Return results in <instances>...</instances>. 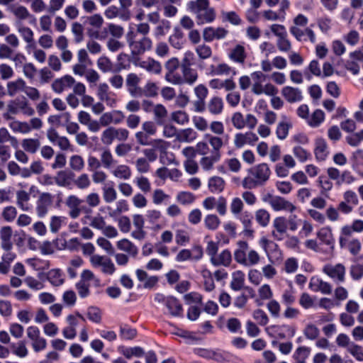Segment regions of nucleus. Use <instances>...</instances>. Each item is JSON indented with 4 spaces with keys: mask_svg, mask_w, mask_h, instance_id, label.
I'll return each instance as SVG.
<instances>
[{
    "mask_svg": "<svg viewBox=\"0 0 363 363\" xmlns=\"http://www.w3.org/2000/svg\"><path fill=\"white\" fill-rule=\"evenodd\" d=\"M247 173L242 181V186L246 189H253L265 185L272 172L267 163H260L249 168Z\"/></svg>",
    "mask_w": 363,
    "mask_h": 363,
    "instance_id": "1",
    "label": "nucleus"
},
{
    "mask_svg": "<svg viewBox=\"0 0 363 363\" xmlns=\"http://www.w3.org/2000/svg\"><path fill=\"white\" fill-rule=\"evenodd\" d=\"M187 10L196 19L197 25L213 23L216 17L214 8L210 6L209 0H192L186 4Z\"/></svg>",
    "mask_w": 363,
    "mask_h": 363,
    "instance_id": "2",
    "label": "nucleus"
},
{
    "mask_svg": "<svg viewBox=\"0 0 363 363\" xmlns=\"http://www.w3.org/2000/svg\"><path fill=\"white\" fill-rule=\"evenodd\" d=\"M126 43L133 57H139L152 49L153 43L150 37L125 34Z\"/></svg>",
    "mask_w": 363,
    "mask_h": 363,
    "instance_id": "3",
    "label": "nucleus"
},
{
    "mask_svg": "<svg viewBox=\"0 0 363 363\" xmlns=\"http://www.w3.org/2000/svg\"><path fill=\"white\" fill-rule=\"evenodd\" d=\"M83 201L75 195H69L65 200V205L69 208L68 214L73 219L77 218L82 212L86 214L91 213V209L82 206Z\"/></svg>",
    "mask_w": 363,
    "mask_h": 363,
    "instance_id": "4",
    "label": "nucleus"
},
{
    "mask_svg": "<svg viewBox=\"0 0 363 363\" xmlns=\"http://www.w3.org/2000/svg\"><path fill=\"white\" fill-rule=\"evenodd\" d=\"M231 121L234 128L238 130L243 129L245 127L252 130L257 124V119L254 115L248 113L244 117L242 113L238 111L232 115Z\"/></svg>",
    "mask_w": 363,
    "mask_h": 363,
    "instance_id": "5",
    "label": "nucleus"
},
{
    "mask_svg": "<svg viewBox=\"0 0 363 363\" xmlns=\"http://www.w3.org/2000/svg\"><path fill=\"white\" fill-rule=\"evenodd\" d=\"M343 200L339 203V210L342 214L351 213L359 204L357 194L352 190H347L342 194Z\"/></svg>",
    "mask_w": 363,
    "mask_h": 363,
    "instance_id": "6",
    "label": "nucleus"
},
{
    "mask_svg": "<svg viewBox=\"0 0 363 363\" xmlns=\"http://www.w3.org/2000/svg\"><path fill=\"white\" fill-rule=\"evenodd\" d=\"M79 320L85 322L86 320L82 315L77 313L76 315L70 314L67 316L66 322L67 325L62 330V335L65 338L72 340L77 336V327Z\"/></svg>",
    "mask_w": 363,
    "mask_h": 363,
    "instance_id": "7",
    "label": "nucleus"
},
{
    "mask_svg": "<svg viewBox=\"0 0 363 363\" xmlns=\"http://www.w3.org/2000/svg\"><path fill=\"white\" fill-rule=\"evenodd\" d=\"M54 196L49 192H42L36 201L35 212L39 218L45 217L52 206Z\"/></svg>",
    "mask_w": 363,
    "mask_h": 363,
    "instance_id": "8",
    "label": "nucleus"
},
{
    "mask_svg": "<svg viewBox=\"0 0 363 363\" xmlns=\"http://www.w3.org/2000/svg\"><path fill=\"white\" fill-rule=\"evenodd\" d=\"M323 272L337 284H342L345 281L346 268L342 264H326L324 266Z\"/></svg>",
    "mask_w": 363,
    "mask_h": 363,
    "instance_id": "9",
    "label": "nucleus"
},
{
    "mask_svg": "<svg viewBox=\"0 0 363 363\" xmlns=\"http://www.w3.org/2000/svg\"><path fill=\"white\" fill-rule=\"evenodd\" d=\"M90 262L94 267H101V272L106 274L111 275L116 270L114 264L107 257L93 255L90 258Z\"/></svg>",
    "mask_w": 363,
    "mask_h": 363,
    "instance_id": "10",
    "label": "nucleus"
},
{
    "mask_svg": "<svg viewBox=\"0 0 363 363\" xmlns=\"http://www.w3.org/2000/svg\"><path fill=\"white\" fill-rule=\"evenodd\" d=\"M180 66V62L177 57H172L168 60L164 64V68L166 69L165 79L174 84L177 79H180V74L177 72V69Z\"/></svg>",
    "mask_w": 363,
    "mask_h": 363,
    "instance_id": "11",
    "label": "nucleus"
},
{
    "mask_svg": "<svg viewBox=\"0 0 363 363\" xmlns=\"http://www.w3.org/2000/svg\"><path fill=\"white\" fill-rule=\"evenodd\" d=\"M140 82V77L135 73H130L126 77L125 85L133 97H142V88L138 86Z\"/></svg>",
    "mask_w": 363,
    "mask_h": 363,
    "instance_id": "12",
    "label": "nucleus"
},
{
    "mask_svg": "<svg viewBox=\"0 0 363 363\" xmlns=\"http://www.w3.org/2000/svg\"><path fill=\"white\" fill-rule=\"evenodd\" d=\"M228 58L233 62L244 65L247 57L245 48L240 44H237L229 50Z\"/></svg>",
    "mask_w": 363,
    "mask_h": 363,
    "instance_id": "13",
    "label": "nucleus"
},
{
    "mask_svg": "<svg viewBox=\"0 0 363 363\" xmlns=\"http://www.w3.org/2000/svg\"><path fill=\"white\" fill-rule=\"evenodd\" d=\"M75 174L71 170L59 171L54 177L55 184L62 187H69L73 184Z\"/></svg>",
    "mask_w": 363,
    "mask_h": 363,
    "instance_id": "14",
    "label": "nucleus"
},
{
    "mask_svg": "<svg viewBox=\"0 0 363 363\" xmlns=\"http://www.w3.org/2000/svg\"><path fill=\"white\" fill-rule=\"evenodd\" d=\"M273 227L274 230L272 234L273 238L277 240H282L284 235L287 231V221L284 217H277L273 221Z\"/></svg>",
    "mask_w": 363,
    "mask_h": 363,
    "instance_id": "15",
    "label": "nucleus"
},
{
    "mask_svg": "<svg viewBox=\"0 0 363 363\" xmlns=\"http://www.w3.org/2000/svg\"><path fill=\"white\" fill-rule=\"evenodd\" d=\"M182 75L180 74V79L174 82L175 85H182L187 84L189 85L194 84L198 79V72L196 69L189 67L182 69Z\"/></svg>",
    "mask_w": 363,
    "mask_h": 363,
    "instance_id": "16",
    "label": "nucleus"
},
{
    "mask_svg": "<svg viewBox=\"0 0 363 363\" xmlns=\"http://www.w3.org/2000/svg\"><path fill=\"white\" fill-rule=\"evenodd\" d=\"M224 108V102L218 96H212L206 103V110L210 114L218 116L222 113Z\"/></svg>",
    "mask_w": 363,
    "mask_h": 363,
    "instance_id": "17",
    "label": "nucleus"
},
{
    "mask_svg": "<svg viewBox=\"0 0 363 363\" xmlns=\"http://www.w3.org/2000/svg\"><path fill=\"white\" fill-rule=\"evenodd\" d=\"M281 94L289 103H295L302 100L303 96L301 91L297 88L286 86L282 88Z\"/></svg>",
    "mask_w": 363,
    "mask_h": 363,
    "instance_id": "18",
    "label": "nucleus"
},
{
    "mask_svg": "<svg viewBox=\"0 0 363 363\" xmlns=\"http://www.w3.org/2000/svg\"><path fill=\"white\" fill-rule=\"evenodd\" d=\"M309 288L314 292H321L323 294L332 293V286L330 283L319 278L313 277L309 283Z\"/></svg>",
    "mask_w": 363,
    "mask_h": 363,
    "instance_id": "19",
    "label": "nucleus"
},
{
    "mask_svg": "<svg viewBox=\"0 0 363 363\" xmlns=\"http://www.w3.org/2000/svg\"><path fill=\"white\" fill-rule=\"evenodd\" d=\"M12 235L13 231L10 226H4L0 229L1 247L5 251H10L13 247Z\"/></svg>",
    "mask_w": 363,
    "mask_h": 363,
    "instance_id": "20",
    "label": "nucleus"
},
{
    "mask_svg": "<svg viewBox=\"0 0 363 363\" xmlns=\"http://www.w3.org/2000/svg\"><path fill=\"white\" fill-rule=\"evenodd\" d=\"M16 28L23 40L26 43V48H33L35 44L33 31L30 28L20 23L16 26Z\"/></svg>",
    "mask_w": 363,
    "mask_h": 363,
    "instance_id": "21",
    "label": "nucleus"
},
{
    "mask_svg": "<svg viewBox=\"0 0 363 363\" xmlns=\"http://www.w3.org/2000/svg\"><path fill=\"white\" fill-rule=\"evenodd\" d=\"M75 83L74 79L70 75H65L64 77L55 79L52 84V88L56 93H62L67 87L72 86Z\"/></svg>",
    "mask_w": 363,
    "mask_h": 363,
    "instance_id": "22",
    "label": "nucleus"
},
{
    "mask_svg": "<svg viewBox=\"0 0 363 363\" xmlns=\"http://www.w3.org/2000/svg\"><path fill=\"white\" fill-rule=\"evenodd\" d=\"M165 306L171 315L174 317H182L183 315L182 305L177 298L167 296Z\"/></svg>",
    "mask_w": 363,
    "mask_h": 363,
    "instance_id": "23",
    "label": "nucleus"
},
{
    "mask_svg": "<svg viewBox=\"0 0 363 363\" xmlns=\"http://www.w3.org/2000/svg\"><path fill=\"white\" fill-rule=\"evenodd\" d=\"M271 207L275 211H285L290 213H292L296 208V207L291 202L279 196H275Z\"/></svg>",
    "mask_w": 363,
    "mask_h": 363,
    "instance_id": "24",
    "label": "nucleus"
},
{
    "mask_svg": "<svg viewBox=\"0 0 363 363\" xmlns=\"http://www.w3.org/2000/svg\"><path fill=\"white\" fill-rule=\"evenodd\" d=\"M314 154L318 161H324L327 158L329 150L327 143L323 138H317L315 142Z\"/></svg>",
    "mask_w": 363,
    "mask_h": 363,
    "instance_id": "25",
    "label": "nucleus"
},
{
    "mask_svg": "<svg viewBox=\"0 0 363 363\" xmlns=\"http://www.w3.org/2000/svg\"><path fill=\"white\" fill-rule=\"evenodd\" d=\"M238 245L239 247L234 252V259L238 263L246 267L249 245L246 241H238Z\"/></svg>",
    "mask_w": 363,
    "mask_h": 363,
    "instance_id": "26",
    "label": "nucleus"
},
{
    "mask_svg": "<svg viewBox=\"0 0 363 363\" xmlns=\"http://www.w3.org/2000/svg\"><path fill=\"white\" fill-rule=\"evenodd\" d=\"M210 74L211 75H218V76L229 75V74H232L233 76H235L237 74V71L234 68L230 67L229 65L222 62V63H219L216 66L211 65Z\"/></svg>",
    "mask_w": 363,
    "mask_h": 363,
    "instance_id": "27",
    "label": "nucleus"
},
{
    "mask_svg": "<svg viewBox=\"0 0 363 363\" xmlns=\"http://www.w3.org/2000/svg\"><path fill=\"white\" fill-rule=\"evenodd\" d=\"M136 276L140 281L144 282L143 286L146 289L154 287L159 281L157 276L149 277L145 271L140 269L136 270Z\"/></svg>",
    "mask_w": 363,
    "mask_h": 363,
    "instance_id": "28",
    "label": "nucleus"
},
{
    "mask_svg": "<svg viewBox=\"0 0 363 363\" xmlns=\"http://www.w3.org/2000/svg\"><path fill=\"white\" fill-rule=\"evenodd\" d=\"M317 238L325 245L334 250L335 240L330 228H323L317 233Z\"/></svg>",
    "mask_w": 363,
    "mask_h": 363,
    "instance_id": "29",
    "label": "nucleus"
},
{
    "mask_svg": "<svg viewBox=\"0 0 363 363\" xmlns=\"http://www.w3.org/2000/svg\"><path fill=\"white\" fill-rule=\"evenodd\" d=\"M239 219L243 225V233L245 234V235L248 237H252L255 231L252 228V214L248 211L242 212V213L240 214Z\"/></svg>",
    "mask_w": 363,
    "mask_h": 363,
    "instance_id": "30",
    "label": "nucleus"
},
{
    "mask_svg": "<svg viewBox=\"0 0 363 363\" xmlns=\"http://www.w3.org/2000/svg\"><path fill=\"white\" fill-rule=\"evenodd\" d=\"M282 118L283 120L278 123L276 130L277 136L280 140L286 138L289 130L292 127L291 123L286 116H282Z\"/></svg>",
    "mask_w": 363,
    "mask_h": 363,
    "instance_id": "31",
    "label": "nucleus"
},
{
    "mask_svg": "<svg viewBox=\"0 0 363 363\" xmlns=\"http://www.w3.org/2000/svg\"><path fill=\"white\" fill-rule=\"evenodd\" d=\"M231 261V252L228 250H224L218 256H216L215 258H213L211 264L215 267L220 265L228 267L230 266Z\"/></svg>",
    "mask_w": 363,
    "mask_h": 363,
    "instance_id": "32",
    "label": "nucleus"
},
{
    "mask_svg": "<svg viewBox=\"0 0 363 363\" xmlns=\"http://www.w3.org/2000/svg\"><path fill=\"white\" fill-rule=\"evenodd\" d=\"M11 12L16 18L14 23L15 26H17L18 23H23V21L28 19L30 16V12L27 8L23 6H13L11 9Z\"/></svg>",
    "mask_w": 363,
    "mask_h": 363,
    "instance_id": "33",
    "label": "nucleus"
},
{
    "mask_svg": "<svg viewBox=\"0 0 363 363\" xmlns=\"http://www.w3.org/2000/svg\"><path fill=\"white\" fill-rule=\"evenodd\" d=\"M47 279L54 286H60L65 282L64 275L60 269H52L48 272Z\"/></svg>",
    "mask_w": 363,
    "mask_h": 363,
    "instance_id": "34",
    "label": "nucleus"
},
{
    "mask_svg": "<svg viewBox=\"0 0 363 363\" xmlns=\"http://www.w3.org/2000/svg\"><path fill=\"white\" fill-rule=\"evenodd\" d=\"M184 33L181 30V29L175 28L173 34L171 35L169 38V43L173 48L179 50L184 45Z\"/></svg>",
    "mask_w": 363,
    "mask_h": 363,
    "instance_id": "35",
    "label": "nucleus"
},
{
    "mask_svg": "<svg viewBox=\"0 0 363 363\" xmlns=\"http://www.w3.org/2000/svg\"><path fill=\"white\" fill-rule=\"evenodd\" d=\"M30 194L24 190H19L16 192V204L23 211H27L30 209L28 201H30Z\"/></svg>",
    "mask_w": 363,
    "mask_h": 363,
    "instance_id": "36",
    "label": "nucleus"
},
{
    "mask_svg": "<svg viewBox=\"0 0 363 363\" xmlns=\"http://www.w3.org/2000/svg\"><path fill=\"white\" fill-rule=\"evenodd\" d=\"M10 350L12 354L20 358H24L28 354V350L24 340H20L16 343H11L10 345Z\"/></svg>",
    "mask_w": 363,
    "mask_h": 363,
    "instance_id": "37",
    "label": "nucleus"
},
{
    "mask_svg": "<svg viewBox=\"0 0 363 363\" xmlns=\"http://www.w3.org/2000/svg\"><path fill=\"white\" fill-rule=\"evenodd\" d=\"M118 351L127 359H130L132 357H140L145 354L143 349L140 347H125L121 346L118 347Z\"/></svg>",
    "mask_w": 363,
    "mask_h": 363,
    "instance_id": "38",
    "label": "nucleus"
},
{
    "mask_svg": "<svg viewBox=\"0 0 363 363\" xmlns=\"http://www.w3.org/2000/svg\"><path fill=\"white\" fill-rule=\"evenodd\" d=\"M245 274L242 271H236L233 273L230 288L234 291H240L244 288Z\"/></svg>",
    "mask_w": 363,
    "mask_h": 363,
    "instance_id": "39",
    "label": "nucleus"
},
{
    "mask_svg": "<svg viewBox=\"0 0 363 363\" xmlns=\"http://www.w3.org/2000/svg\"><path fill=\"white\" fill-rule=\"evenodd\" d=\"M25 87H26L25 81L21 78H18V79H16L15 81L8 82L7 94L10 96H13L18 91H23Z\"/></svg>",
    "mask_w": 363,
    "mask_h": 363,
    "instance_id": "40",
    "label": "nucleus"
},
{
    "mask_svg": "<svg viewBox=\"0 0 363 363\" xmlns=\"http://www.w3.org/2000/svg\"><path fill=\"white\" fill-rule=\"evenodd\" d=\"M98 68L103 72H117L111 60L105 56L100 57L96 62Z\"/></svg>",
    "mask_w": 363,
    "mask_h": 363,
    "instance_id": "41",
    "label": "nucleus"
},
{
    "mask_svg": "<svg viewBox=\"0 0 363 363\" xmlns=\"http://www.w3.org/2000/svg\"><path fill=\"white\" fill-rule=\"evenodd\" d=\"M150 31V25L147 23H140L135 25V28H130L126 34L137 35V36H145L149 37L148 34Z\"/></svg>",
    "mask_w": 363,
    "mask_h": 363,
    "instance_id": "42",
    "label": "nucleus"
},
{
    "mask_svg": "<svg viewBox=\"0 0 363 363\" xmlns=\"http://www.w3.org/2000/svg\"><path fill=\"white\" fill-rule=\"evenodd\" d=\"M140 66L145 70L155 74H159L162 69L161 64L152 58H148L145 61H142L140 63Z\"/></svg>",
    "mask_w": 363,
    "mask_h": 363,
    "instance_id": "43",
    "label": "nucleus"
},
{
    "mask_svg": "<svg viewBox=\"0 0 363 363\" xmlns=\"http://www.w3.org/2000/svg\"><path fill=\"white\" fill-rule=\"evenodd\" d=\"M117 247L119 250L129 253L133 257H135L138 252L137 247L128 239H122L118 241Z\"/></svg>",
    "mask_w": 363,
    "mask_h": 363,
    "instance_id": "44",
    "label": "nucleus"
},
{
    "mask_svg": "<svg viewBox=\"0 0 363 363\" xmlns=\"http://www.w3.org/2000/svg\"><path fill=\"white\" fill-rule=\"evenodd\" d=\"M311 349L309 347L301 346L298 347L293 354L294 363H306V359L309 357Z\"/></svg>",
    "mask_w": 363,
    "mask_h": 363,
    "instance_id": "45",
    "label": "nucleus"
},
{
    "mask_svg": "<svg viewBox=\"0 0 363 363\" xmlns=\"http://www.w3.org/2000/svg\"><path fill=\"white\" fill-rule=\"evenodd\" d=\"M225 187V181L220 177H212L208 180V188L212 193H220Z\"/></svg>",
    "mask_w": 363,
    "mask_h": 363,
    "instance_id": "46",
    "label": "nucleus"
},
{
    "mask_svg": "<svg viewBox=\"0 0 363 363\" xmlns=\"http://www.w3.org/2000/svg\"><path fill=\"white\" fill-rule=\"evenodd\" d=\"M220 153H212L210 156L203 157L200 161V164L204 170L208 171L213 168L216 162L220 160Z\"/></svg>",
    "mask_w": 363,
    "mask_h": 363,
    "instance_id": "47",
    "label": "nucleus"
},
{
    "mask_svg": "<svg viewBox=\"0 0 363 363\" xmlns=\"http://www.w3.org/2000/svg\"><path fill=\"white\" fill-rule=\"evenodd\" d=\"M221 18L223 22H229L233 26H240L242 21L238 13L235 11H221Z\"/></svg>",
    "mask_w": 363,
    "mask_h": 363,
    "instance_id": "48",
    "label": "nucleus"
},
{
    "mask_svg": "<svg viewBox=\"0 0 363 363\" xmlns=\"http://www.w3.org/2000/svg\"><path fill=\"white\" fill-rule=\"evenodd\" d=\"M325 119V113L320 109L313 111L311 116L308 118V123L310 126L315 128L319 126Z\"/></svg>",
    "mask_w": 363,
    "mask_h": 363,
    "instance_id": "49",
    "label": "nucleus"
},
{
    "mask_svg": "<svg viewBox=\"0 0 363 363\" xmlns=\"http://www.w3.org/2000/svg\"><path fill=\"white\" fill-rule=\"evenodd\" d=\"M113 174L118 179L126 180L130 178L131 170L128 166L121 164L113 171Z\"/></svg>",
    "mask_w": 363,
    "mask_h": 363,
    "instance_id": "50",
    "label": "nucleus"
},
{
    "mask_svg": "<svg viewBox=\"0 0 363 363\" xmlns=\"http://www.w3.org/2000/svg\"><path fill=\"white\" fill-rule=\"evenodd\" d=\"M21 145L24 150L35 153L40 147V143L38 139L28 138L23 140Z\"/></svg>",
    "mask_w": 363,
    "mask_h": 363,
    "instance_id": "51",
    "label": "nucleus"
},
{
    "mask_svg": "<svg viewBox=\"0 0 363 363\" xmlns=\"http://www.w3.org/2000/svg\"><path fill=\"white\" fill-rule=\"evenodd\" d=\"M115 139V127L109 126L101 133V141L105 145H111Z\"/></svg>",
    "mask_w": 363,
    "mask_h": 363,
    "instance_id": "52",
    "label": "nucleus"
},
{
    "mask_svg": "<svg viewBox=\"0 0 363 363\" xmlns=\"http://www.w3.org/2000/svg\"><path fill=\"white\" fill-rule=\"evenodd\" d=\"M197 137V133L192 128L182 130L177 135V140L180 142H191Z\"/></svg>",
    "mask_w": 363,
    "mask_h": 363,
    "instance_id": "53",
    "label": "nucleus"
},
{
    "mask_svg": "<svg viewBox=\"0 0 363 363\" xmlns=\"http://www.w3.org/2000/svg\"><path fill=\"white\" fill-rule=\"evenodd\" d=\"M255 220L262 227H266L269 223L270 214L265 209H259L255 212Z\"/></svg>",
    "mask_w": 363,
    "mask_h": 363,
    "instance_id": "54",
    "label": "nucleus"
},
{
    "mask_svg": "<svg viewBox=\"0 0 363 363\" xmlns=\"http://www.w3.org/2000/svg\"><path fill=\"white\" fill-rule=\"evenodd\" d=\"M152 112L154 113L155 119L157 123L162 124L167 116V111L166 108L162 104H157L155 106Z\"/></svg>",
    "mask_w": 363,
    "mask_h": 363,
    "instance_id": "55",
    "label": "nucleus"
},
{
    "mask_svg": "<svg viewBox=\"0 0 363 363\" xmlns=\"http://www.w3.org/2000/svg\"><path fill=\"white\" fill-rule=\"evenodd\" d=\"M26 101V99L23 98L16 99L9 101L7 106L9 112L12 114H17L18 112L22 111Z\"/></svg>",
    "mask_w": 363,
    "mask_h": 363,
    "instance_id": "56",
    "label": "nucleus"
},
{
    "mask_svg": "<svg viewBox=\"0 0 363 363\" xmlns=\"http://www.w3.org/2000/svg\"><path fill=\"white\" fill-rule=\"evenodd\" d=\"M220 224V220L215 214L207 215L204 218L205 227L210 230H216Z\"/></svg>",
    "mask_w": 363,
    "mask_h": 363,
    "instance_id": "57",
    "label": "nucleus"
},
{
    "mask_svg": "<svg viewBox=\"0 0 363 363\" xmlns=\"http://www.w3.org/2000/svg\"><path fill=\"white\" fill-rule=\"evenodd\" d=\"M72 33L74 35L75 43H80L84 40V28L81 23L74 22L72 24Z\"/></svg>",
    "mask_w": 363,
    "mask_h": 363,
    "instance_id": "58",
    "label": "nucleus"
},
{
    "mask_svg": "<svg viewBox=\"0 0 363 363\" xmlns=\"http://www.w3.org/2000/svg\"><path fill=\"white\" fill-rule=\"evenodd\" d=\"M134 182L143 193L147 194L150 191L151 184L147 177L144 176L138 177L135 178Z\"/></svg>",
    "mask_w": 363,
    "mask_h": 363,
    "instance_id": "59",
    "label": "nucleus"
},
{
    "mask_svg": "<svg viewBox=\"0 0 363 363\" xmlns=\"http://www.w3.org/2000/svg\"><path fill=\"white\" fill-rule=\"evenodd\" d=\"M69 166L74 171H82L84 167V161L82 157L78 155H72L69 159Z\"/></svg>",
    "mask_w": 363,
    "mask_h": 363,
    "instance_id": "60",
    "label": "nucleus"
},
{
    "mask_svg": "<svg viewBox=\"0 0 363 363\" xmlns=\"http://www.w3.org/2000/svg\"><path fill=\"white\" fill-rule=\"evenodd\" d=\"M84 24H89L93 28L99 29L104 23V19L100 14H94L87 16L84 22Z\"/></svg>",
    "mask_w": 363,
    "mask_h": 363,
    "instance_id": "61",
    "label": "nucleus"
},
{
    "mask_svg": "<svg viewBox=\"0 0 363 363\" xmlns=\"http://www.w3.org/2000/svg\"><path fill=\"white\" fill-rule=\"evenodd\" d=\"M17 216V210L13 206H8L3 208L1 212V217L7 222H12L15 220Z\"/></svg>",
    "mask_w": 363,
    "mask_h": 363,
    "instance_id": "62",
    "label": "nucleus"
},
{
    "mask_svg": "<svg viewBox=\"0 0 363 363\" xmlns=\"http://www.w3.org/2000/svg\"><path fill=\"white\" fill-rule=\"evenodd\" d=\"M73 184L79 189H84L91 185V181L88 174L84 173L80 174L77 179H74Z\"/></svg>",
    "mask_w": 363,
    "mask_h": 363,
    "instance_id": "63",
    "label": "nucleus"
},
{
    "mask_svg": "<svg viewBox=\"0 0 363 363\" xmlns=\"http://www.w3.org/2000/svg\"><path fill=\"white\" fill-rule=\"evenodd\" d=\"M293 153L301 162H306L311 157V154L309 152L299 145L295 146L293 148Z\"/></svg>",
    "mask_w": 363,
    "mask_h": 363,
    "instance_id": "64",
    "label": "nucleus"
}]
</instances>
